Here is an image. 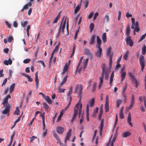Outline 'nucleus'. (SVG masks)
Instances as JSON below:
<instances>
[{"label":"nucleus","mask_w":146,"mask_h":146,"mask_svg":"<svg viewBox=\"0 0 146 146\" xmlns=\"http://www.w3.org/2000/svg\"><path fill=\"white\" fill-rule=\"evenodd\" d=\"M66 18L65 19V20L64 21L62 25L61 26V31L60 33H59H59H60L61 31L62 32V33H64V30L65 29V25H66Z\"/></svg>","instance_id":"4be33fe9"},{"label":"nucleus","mask_w":146,"mask_h":146,"mask_svg":"<svg viewBox=\"0 0 146 146\" xmlns=\"http://www.w3.org/2000/svg\"><path fill=\"white\" fill-rule=\"evenodd\" d=\"M13 25L14 27L17 28L18 27V23L16 21H15L13 23Z\"/></svg>","instance_id":"774afa93"},{"label":"nucleus","mask_w":146,"mask_h":146,"mask_svg":"<svg viewBox=\"0 0 146 146\" xmlns=\"http://www.w3.org/2000/svg\"><path fill=\"white\" fill-rule=\"evenodd\" d=\"M95 98H92L91 101L90 102V106L91 107H92L94 104Z\"/></svg>","instance_id":"ea45409f"},{"label":"nucleus","mask_w":146,"mask_h":146,"mask_svg":"<svg viewBox=\"0 0 146 146\" xmlns=\"http://www.w3.org/2000/svg\"><path fill=\"white\" fill-rule=\"evenodd\" d=\"M140 29L139 28V25L138 22L136 21V25H135V27L134 28V31L137 32H139V31Z\"/></svg>","instance_id":"b1692460"},{"label":"nucleus","mask_w":146,"mask_h":146,"mask_svg":"<svg viewBox=\"0 0 146 146\" xmlns=\"http://www.w3.org/2000/svg\"><path fill=\"white\" fill-rule=\"evenodd\" d=\"M97 130H95L94 131V135H93V137L92 139V141L93 142H94V138H95V137L96 136V133H97Z\"/></svg>","instance_id":"bf43d9fd"},{"label":"nucleus","mask_w":146,"mask_h":146,"mask_svg":"<svg viewBox=\"0 0 146 146\" xmlns=\"http://www.w3.org/2000/svg\"><path fill=\"white\" fill-rule=\"evenodd\" d=\"M44 113H41L40 115V116L41 118V119L42 121V125L43 126H45L44 122Z\"/></svg>","instance_id":"cd10ccee"},{"label":"nucleus","mask_w":146,"mask_h":146,"mask_svg":"<svg viewBox=\"0 0 146 146\" xmlns=\"http://www.w3.org/2000/svg\"><path fill=\"white\" fill-rule=\"evenodd\" d=\"M96 40L98 45L97 47H100L101 44H102V41L99 36H97L96 37Z\"/></svg>","instance_id":"5701e85b"},{"label":"nucleus","mask_w":146,"mask_h":146,"mask_svg":"<svg viewBox=\"0 0 146 146\" xmlns=\"http://www.w3.org/2000/svg\"><path fill=\"white\" fill-rule=\"evenodd\" d=\"M82 104L80 102L77 103L75 106L74 109V113L71 121V123L73 121L78 113L79 114L78 117L80 118L82 113Z\"/></svg>","instance_id":"f03ea898"},{"label":"nucleus","mask_w":146,"mask_h":146,"mask_svg":"<svg viewBox=\"0 0 146 146\" xmlns=\"http://www.w3.org/2000/svg\"><path fill=\"white\" fill-rule=\"evenodd\" d=\"M42 104L43 105L44 107L45 110H48L49 109V107L46 103L43 102Z\"/></svg>","instance_id":"de8ad7c7"},{"label":"nucleus","mask_w":146,"mask_h":146,"mask_svg":"<svg viewBox=\"0 0 146 146\" xmlns=\"http://www.w3.org/2000/svg\"><path fill=\"white\" fill-rule=\"evenodd\" d=\"M122 102V100L120 99H119L116 100V104L117 108H118L119 107L120 105L121 104Z\"/></svg>","instance_id":"37998d69"},{"label":"nucleus","mask_w":146,"mask_h":146,"mask_svg":"<svg viewBox=\"0 0 146 146\" xmlns=\"http://www.w3.org/2000/svg\"><path fill=\"white\" fill-rule=\"evenodd\" d=\"M45 99L48 104H51L52 103V101L51 99L48 96H46L45 98Z\"/></svg>","instance_id":"e433bc0d"},{"label":"nucleus","mask_w":146,"mask_h":146,"mask_svg":"<svg viewBox=\"0 0 146 146\" xmlns=\"http://www.w3.org/2000/svg\"><path fill=\"white\" fill-rule=\"evenodd\" d=\"M114 76V72L113 71L110 78V84L111 86L112 83L113 79Z\"/></svg>","instance_id":"c85d7f7f"},{"label":"nucleus","mask_w":146,"mask_h":146,"mask_svg":"<svg viewBox=\"0 0 146 146\" xmlns=\"http://www.w3.org/2000/svg\"><path fill=\"white\" fill-rule=\"evenodd\" d=\"M103 124H101V125H100L99 126L100 130H99V132L100 133V134L101 135L102 134V129H103Z\"/></svg>","instance_id":"8fccbe9b"},{"label":"nucleus","mask_w":146,"mask_h":146,"mask_svg":"<svg viewBox=\"0 0 146 146\" xmlns=\"http://www.w3.org/2000/svg\"><path fill=\"white\" fill-rule=\"evenodd\" d=\"M37 62L39 64H41L43 66V68H44L46 66L44 62L42 60L38 61Z\"/></svg>","instance_id":"09e8293b"},{"label":"nucleus","mask_w":146,"mask_h":146,"mask_svg":"<svg viewBox=\"0 0 146 146\" xmlns=\"http://www.w3.org/2000/svg\"><path fill=\"white\" fill-rule=\"evenodd\" d=\"M94 23H92L90 24V32L91 33L94 28Z\"/></svg>","instance_id":"79ce46f5"},{"label":"nucleus","mask_w":146,"mask_h":146,"mask_svg":"<svg viewBox=\"0 0 146 146\" xmlns=\"http://www.w3.org/2000/svg\"><path fill=\"white\" fill-rule=\"evenodd\" d=\"M21 116H20L18 117L17 119L15 121L14 123V125H15L18 122H19L20 121L21 118Z\"/></svg>","instance_id":"864d4df0"},{"label":"nucleus","mask_w":146,"mask_h":146,"mask_svg":"<svg viewBox=\"0 0 146 146\" xmlns=\"http://www.w3.org/2000/svg\"><path fill=\"white\" fill-rule=\"evenodd\" d=\"M83 58V56L81 57L76 71V72H78L79 73H80L81 71L82 70V66L80 67V66L81 64V62H82Z\"/></svg>","instance_id":"1a4fd4ad"},{"label":"nucleus","mask_w":146,"mask_h":146,"mask_svg":"<svg viewBox=\"0 0 146 146\" xmlns=\"http://www.w3.org/2000/svg\"><path fill=\"white\" fill-rule=\"evenodd\" d=\"M88 60L89 59L88 58H86L84 60L83 63H82V62H81V64H80V67L82 66V69L84 70L86 68L88 64Z\"/></svg>","instance_id":"9b49d317"},{"label":"nucleus","mask_w":146,"mask_h":146,"mask_svg":"<svg viewBox=\"0 0 146 146\" xmlns=\"http://www.w3.org/2000/svg\"><path fill=\"white\" fill-rule=\"evenodd\" d=\"M58 89L59 92L60 93H62L64 92L65 91V90H66L65 89H62L60 87L58 88Z\"/></svg>","instance_id":"3c124183"},{"label":"nucleus","mask_w":146,"mask_h":146,"mask_svg":"<svg viewBox=\"0 0 146 146\" xmlns=\"http://www.w3.org/2000/svg\"><path fill=\"white\" fill-rule=\"evenodd\" d=\"M109 96L108 95H107L105 100V111L106 112H108L109 110Z\"/></svg>","instance_id":"6e6552de"},{"label":"nucleus","mask_w":146,"mask_h":146,"mask_svg":"<svg viewBox=\"0 0 146 146\" xmlns=\"http://www.w3.org/2000/svg\"><path fill=\"white\" fill-rule=\"evenodd\" d=\"M30 61V59L27 58L24 60L23 61V62L24 63L27 64L29 63Z\"/></svg>","instance_id":"5fc2aeb1"},{"label":"nucleus","mask_w":146,"mask_h":146,"mask_svg":"<svg viewBox=\"0 0 146 146\" xmlns=\"http://www.w3.org/2000/svg\"><path fill=\"white\" fill-rule=\"evenodd\" d=\"M93 15V12H91L89 14L88 16V18L89 19H91L92 18Z\"/></svg>","instance_id":"69168bd1"},{"label":"nucleus","mask_w":146,"mask_h":146,"mask_svg":"<svg viewBox=\"0 0 146 146\" xmlns=\"http://www.w3.org/2000/svg\"><path fill=\"white\" fill-rule=\"evenodd\" d=\"M128 74L131 79H132V81H135L136 79L135 78V76L133 75L132 73L129 72Z\"/></svg>","instance_id":"7c9ffc66"},{"label":"nucleus","mask_w":146,"mask_h":146,"mask_svg":"<svg viewBox=\"0 0 146 146\" xmlns=\"http://www.w3.org/2000/svg\"><path fill=\"white\" fill-rule=\"evenodd\" d=\"M121 73V80L122 81H123L125 79V77L126 75V73L125 72Z\"/></svg>","instance_id":"2f4dec72"},{"label":"nucleus","mask_w":146,"mask_h":146,"mask_svg":"<svg viewBox=\"0 0 146 146\" xmlns=\"http://www.w3.org/2000/svg\"><path fill=\"white\" fill-rule=\"evenodd\" d=\"M73 87L71 86L69 90L68 91L67 93V96L68 97L71 96L72 94L73 90Z\"/></svg>","instance_id":"c756f323"},{"label":"nucleus","mask_w":146,"mask_h":146,"mask_svg":"<svg viewBox=\"0 0 146 146\" xmlns=\"http://www.w3.org/2000/svg\"><path fill=\"white\" fill-rule=\"evenodd\" d=\"M135 102V96L133 94L132 96V98L130 102V106L129 107H127L126 109L127 111H128L131 109L133 107Z\"/></svg>","instance_id":"0eeeda50"},{"label":"nucleus","mask_w":146,"mask_h":146,"mask_svg":"<svg viewBox=\"0 0 146 146\" xmlns=\"http://www.w3.org/2000/svg\"><path fill=\"white\" fill-rule=\"evenodd\" d=\"M68 65L67 63H66L65 64V65L64 66V68L63 69V72L62 73V75L64 74L66 72V71L68 69Z\"/></svg>","instance_id":"c9c22d12"},{"label":"nucleus","mask_w":146,"mask_h":146,"mask_svg":"<svg viewBox=\"0 0 146 146\" xmlns=\"http://www.w3.org/2000/svg\"><path fill=\"white\" fill-rule=\"evenodd\" d=\"M83 88V87L81 84L77 85L75 87L74 92L75 93H78V96L81 98Z\"/></svg>","instance_id":"7ed1b4c3"},{"label":"nucleus","mask_w":146,"mask_h":146,"mask_svg":"<svg viewBox=\"0 0 146 146\" xmlns=\"http://www.w3.org/2000/svg\"><path fill=\"white\" fill-rule=\"evenodd\" d=\"M12 63V60L10 58H9L8 60H5L3 61V63L6 65H8L9 64L11 65Z\"/></svg>","instance_id":"dca6fc26"},{"label":"nucleus","mask_w":146,"mask_h":146,"mask_svg":"<svg viewBox=\"0 0 146 146\" xmlns=\"http://www.w3.org/2000/svg\"><path fill=\"white\" fill-rule=\"evenodd\" d=\"M15 83H13L10 86L9 89V94H11L13 92L15 88Z\"/></svg>","instance_id":"a211bd4d"},{"label":"nucleus","mask_w":146,"mask_h":146,"mask_svg":"<svg viewBox=\"0 0 146 146\" xmlns=\"http://www.w3.org/2000/svg\"><path fill=\"white\" fill-rule=\"evenodd\" d=\"M19 110L18 109V107H16V109L15 111L14 112L13 114L14 115L16 114L17 115H19Z\"/></svg>","instance_id":"c03bdc74"},{"label":"nucleus","mask_w":146,"mask_h":146,"mask_svg":"<svg viewBox=\"0 0 146 146\" xmlns=\"http://www.w3.org/2000/svg\"><path fill=\"white\" fill-rule=\"evenodd\" d=\"M28 23V22L27 21L21 22V25L23 27H26Z\"/></svg>","instance_id":"58836bf2"},{"label":"nucleus","mask_w":146,"mask_h":146,"mask_svg":"<svg viewBox=\"0 0 146 146\" xmlns=\"http://www.w3.org/2000/svg\"><path fill=\"white\" fill-rule=\"evenodd\" d=\"M102 38L104 43H105L107 40V36L105 33H103L102 37Z\"/></svg>","instance_id":"a878e982"},{"label":"nucleus","mask_w":146,"mask_h":146,"mask_svg":"<svg viewBox=\"0 0 146 146\" xmlns=\"http://www.w3.org/2000/svg\"><path fill=\"white\" fill-rule=\"evenodd\" d=\"M65 111L64 110H62L60 112V115L58 116V119L57 120V121L58 122L62 116L63 115L64 112Z\"/></svg>","instance_id":"f704fd0d"},{"label":"nucleus","mask_w":146,"mask_h":146,"mask_svg":"<svg viewBox=\"0 0 146 146\" xmlns=\"http://www.w3.org/2000/svg\"><path fill=\"white\" fill-rule=\"evenodd\" d=\"M131 28L129 26V25H127V27L126 29V32L125 35L127 37V39L130 38V32Z\"/></svg>","instance_id":"9d476101"},{"label":"nucleus","mask_w":146,"mask_h":146,"mask_svg":"<svg viewBox=\"0 0 146 146\" xmlns=\"http://www.w3.org/2000/svg\"><path fill=\"white\" fill-rule=\"evenodd\" d=\"M72 130L70 129L68 132L65 137V141L66 142V140H68L69 138L71 135Z\"/></svg>","instance_id":"6ab92c4d"},{"label":"nucleus","mask_w":146,"mask_h":146,"mask_svg":"<svg viewBox=\"0 0 146 146\" xmlns=\"http://www.w3.org/2000/svg\"><path fill=\"white\" fill-rule=\"evenodd\" d=\"M80 5H78L74 10V13H77L80 10Z\"/></svg>","instance_id":"a19ab883"},{"label":"nucleus","mask_w":146,"mask_h":146,"mask_svg":"<svg viewBox=\"0 0 146 146\" xmlns=\"http://www.w3.org/2000/svg\"><path fill=\"white\" fill-rule=\"evenodd\" d=\"M127 122L129 125L132 127L133 125L132 123L131 122V115L130 113H129L128 114L127 119Z\"/></svg>","instance_id":"f3484780"},{"label":"nucleus","mask_w":146,"mask_h":146,"mask_svg":"<svg viewBox=\"0 0 146 146\" xmlns=\"http://www.w3.org/2000/svg\"><path fill=\"white\" fill-rule=\"evenodd\" d=\"M129 51H127L126 52L123 56V58L125 60H127L128 59V55Z\"/></svg>","instance_id":"49530a36"},{"label":"nucleus","mask_w":146,"mask_h":146,"mask_svg":"<svg viewBox=\"0 0 146 146\" xmlns=\"http://www.w3.org/2000/svg\"><path fill=\"white\" fill-rule=\"evenodd\" d=\"M106 66L105 64H103L102 66V72L101 77L99 78L100 80V84L99 85L98 88L100 89L102 84L103 82V79L104 75L105 74V78L106 80H108L109 78V74L110 73V70L108 68H105Z\"/></svg>","instance_id":"f257e3e1"},{"label":"nucleus","mask_w":146,"mask_h":146,"mask_svg":"<svg viewBox=\"0 0 146 146\" xmlns=\"http://www.w3.org/2000/svg\"><path fill=\"white\" fill-rule=\"evenodd\" d=\"M130 38L127 39V37L126 38V43L128 45H129L130 46L132 47L133 45V42L131 39V37L129 36Z\"/></svg>","instance_id":"4468645a"},{"label":"nucleus","mask_w":146,"mask_h":146,"mask_svg":"<svg viewBox=\"0 0 146 146\" xmlns=\"http://www.w3.org/2000/svg\"><path fill=\"white\" fill-rule=\"evenodd\" d=\"M32 92L31 91H29L28 92V95L27 96V99L28 100L30 97V96Z\"/></svg>","instance_id":"680f3d73"},{"label":"nucleus","mask_w":146,"mask_h":146,"mask_svg":"<svg viewBox=\"0 0 146 146\" xmlns=\"http://www.w3.org/2000/svg\"><path fill=\"white\" fill-rule=\"evenodd\" d=\"M131 134V133L129 132H124L122 135V137H126L129 136Z\"/></svg>","instance_id":"473e14b6"},{"label":"nucleus","mask_w":146,"mask_h":146,"mask_svg":"<svg viewBox=\"0 0 146 146\" xmlns=\"http://www.w3.org/2000/svg\"><path fill=\"white\" fill-rule=\"evenodd\" d=\"M78 32H79V30H77L76 32V33L74 35V39L75 40H76V38L77 36L78 33Z\"/></svg>","instance_id":"338daca9"},{"label":"nucleus","mask_w":146,"mask_h":146,"mask_svg":"<svg viewBox=\"0 0 146 146\" xmlns=\"http://www.w3.org/2000/svg\"><path fill=\"white\" fill-rule=\"evenodd\" d=\"M11 106L10 104L6 105L5 107V110L3 111L2 113L3 114H7L8 116L9 115V113L10 110Z\"/></svg>","instance_id":"423d86ee"},{"label":"nucleus","mask_w":146,"mask_h":146,"mask_svg":"<svg viewBox=\"0 0 146 146\" xmlns=\"http://www.w3.org/2000/svg\"><path fill=\"white\" fill-rule=\"evenodd\" d=\"M32 3L31 2H29L28 3L24 5L23 7V9H27L28 8V6L31 7L32 5Z\"/></svg>","instance_id":"72a5a7b5"},{"label":"nucleus","mask_w":146,"mask_h":146,"mask_svg":"<svg viewBox=\"0 0 146 146\" xmlns=\"http://www.w3.org/2000/svg\"><path fill=\"white\" fill-rule=\"evenodd\" d=\"M127 88V84H126L124 86V87H123L122 89V93L123 95H125V91Z\"/></svg>","instance_id":"a18cd8bd"},{"label":"nucleus","mask_w":146,"mask_h":146,"mask_svg":"<svg viewBox=\"0 0 146 146\" xmlns=\"http://www.w3.org/2000/svg\"><path fill=\"white\" fill-rule=\"evenodd\" d=\"M105 19L106 20L107 22H109L110 21L109 16L108 15H106L105 16Z\"/></svg>","instance_id":"e2e57ef3"},{"label":"nucleus","mask_w":146,"mask_h":146,"mask_svg":"<svg viewBox=\"0 0 146 146\" xmlns=\"http://www.w3.org/2000/svg\"><path fill=\"white\" fill-rule=\"evenodd\" d=\"M55 52L53 50V51L52 52V53L51 54L50 58V62H51L52 59L53 58L54 54Z\"/></svg>","instance_id":"13d9d810"},{"label":"nucleus","mask_w":146,"mask_h":146,"mask_svg":"<svg viewBox=\"0 0 146 146\" xmlns=\"http://www.w3.org/2000/svg\"><path fill=\"white\" fill-rule=\"evenodd\" d=\"M84 51L85 54L88 56L91 57L92 55L89 49L86 48L84 49Z\"/></svg>","instance_id":"aec40b11"},{"label":"nucleus","mask_w":146,"mask_h":146,"mask_svg":"<svg viewBox=\"0 0 146 146\" xmlns=\"http://www.w3.org/2000/svg\"><path fill=\"white\" fill-rule=\"evenodd\" d=\"M144 57L142 55H141L139 58V63L141 66V70L143 71L145 68V62L144 61Z\"/></svg>","instance_id":"20e7f679"},{"label":"nucleus","mask_w":146,"mask_h":146,"mask_svg":"<svg viewBox=\"0 0 146 146\" xmlns=\"http://www.w3.org/2000/svg\"><path fill=\"white\" fill-rule=\"evenodd\" d=\"M7 103L8 100H7V99L4 98L3 103V104L4 106H5V105H7Z\"/></svg>","instance_id":"052dcab7"},{"label":"nucleus","mask_w":146,"mask_h":146,"mask_svg":"<svg viewBox=\"0 0 146 146\" xmlns=\"http://www.w3.org/2000/svg\"><path fill=\"white\" fill-rule=\"evenodd\" d=\"M146 36V33L144 35H143L141 36V38L140 39V40H139V41L140 42V41H141V40H142L143 39H144L145 38Z\"/></svg>","instance_id":"4d7b16f0"},{"label":"nucleus","mask_w":146,"mask_h":146,"mask_svg":"<svg viewBox=\"0 0 146 146\" xmlns=\"http://www.w3.org/2000/svg\"><path fill=\"white\" fill-rule=\"evenodd\" d=\"M61 13V11H60L58 14V15L53 21V23H56L57 22L58 20L59 19Z\"/></svg>","instance_id":"bb28decb"},{"label":"nucleus","mask_w":146,"mask_h":146,"mask_svg":"<svg viewBox=\"0 0 146 146\" xmlns=\"http://www.w3.org/2000/svg\"><path fill=\"white\" fill-rule=\"evenodd\" d=\"M89 105L88 104L86 105V118L88 121H89Z\"/></svg>","instance_id":"412c9836"},{"label":"nucleus","mask_w":146,"mask_h":146,"mask_svg":"<svg viewBox=\"0 0 146 146\" xmlns=\"http://www.w3.org/2000/svg\"><path fill=\"white\" fill-rule=\"evenodd\" d=\"M64 16L62 18V21H61L60 25V28H59V30L58 31L59 32V33H60V31H61V25H62V24L63 23V20H64Z\"/></svg>","instance_id":"6e6d98bb"},{"label":"nucleus","mask_w":146,"mask_h":146,"mask_svg":"<svg viewBox=\"0 0 146 146\" xmlns=\"http://www.w3.org/2000/svg\"><path fill=\"white\" fill-rule=\"evenodd\" d=\"M111 48L110 47H109L107 50V54L108 56H110V62L109 64L111 66L112 63V58L113 55V54L112 53L111 54Z\"/></svg>","instance_id":"39448f33"},{"label":"nucleus","mask_w":146,"mask_h":146,"mask_svg":"<svg viewBox=\"0 0 146 146\" xmlns=\"http://www.w3.org/2000/svg\"><path fill=\"white\" fill-rule=\"evenodd\" d=\"M21 74L25 77H27L28 79V81L29 82H31L33 81L32 79L31 78V77L29 76L26 74L24 73H22Z\"/></svg>","instance_id":"393cba45"},{"label":"nucleus","mask_w":146,"mask_h":146,"mask_svg":"<svg viewBox=\"0 0 146 146\" xmlns=\"http://www.w3.org/2000/svg\"><path fill=\"white\" fill-rule=\"evenodd\" d=\"M142 54L144 55L146 53V47L145 45L144 44L142 48Z\"/></svg>","instance_id":"4c0bfd02"},{"label":"nucleus","mask_w":146,"mask_h":146,"mask_svg":"<svg viewBox=\"0 0 146 146\" xmlns=\"http://www.w3.org/2000/svg\"><path fill=\"white\" fill-rule=\"evenodd\" d=\"M119 117L121 119H123L124 118V114L123 112H120Z\"/></svg>","instance_id":"0e129e2a"},{"label":"nucleus","mask_w":146,"mask_h":146,"mask_svg":"<svg viewBox=\"0 0 146 146\" xmlns=\"http://www.w3.org/2000/svg\"><path fill=\"white\" fill-rule=\"evenodd\" d=\"M95 36L94 35H93L90 38L89 44L91 45H93L95 42Z\"/></svg>","instance_id":"2eb2a0df"},{"label":"nucleus","mask_w":146,"mask_h":146,"mask_svg":"<svg viewBox=\"0 0 146 146\" xmlns=\"http://www.w3.org/2000/svg\"><path fill=\"white\" fill-rule=\"evenodd\" d=\"M97 48H99L98 50L96 52V53L95 55L96 57L98 58H100L101 56L102 52V49L100 47H97Z\"/></svg>","instance_id":"ddd939ff"},{"label":"nucleus","mask_w":146,"mask_h":146,"mask_svg":"<svg viewBox=\"0 0 146 146\" xmlns=\"http://www.w3.org/2000/svg\"><path fill=\"white\" fill-rule=\"evenodd\" d=\"M57 132L58 134H62L64 131V128L59 126H57L56 128Z\"/></svg>","instance_id":"f8f14e48"},{"label":"nucleus","mask_w":146,"mask_h":146,"mask_svg":"<svg viewBox=\"0 0 146 146\" xmlns=\"http://www.w3.org/2000/svg\"><path fill=\"white\" fill-rule=\"evenodd\" d=\"M13 39V37L12 36H9L8 38V42H11L12 40Z\"/></svg>","instance_id":"603ef678"}]
</instances>
